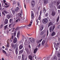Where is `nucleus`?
<instances>
[{
    "mask_svg": "<svg viewBox=\"0 0 60 60\" xmlns=\"http://www.w3.org/2000/svg\"><path fill=\"white\" fill-rule=\"evenodd\" d=\"M20 33L19 32H18L17 33V35H20Z\"/></svg>",
    "mask_w": 60,
    "mask_h": 60,
    "instance_id": "obj_46",
    "label": "nucleus"
},
{
    "mask_svg": "<svg viewBox=\"0 0 60 60\" xmlns=\"http://www.w3.org/2000/svg\"><path fill=\"white\" fill-rule=\"evenodd\" d=\"M21 14H19V16H20V17H21Z\"/></svg>",
    "mask_w": 60,
    "mask_h": 60,
    "instance_id": "obj_60",
    "label": "nucleus"
},
{
    "mask_svg": "<svg viewBox=\"0 0 60 60\" xmlns=\"http://www.w3.org/2000/svg\"><path fill=\"white\" fill-rule=\"evenodd\" d=\"M48 15H49V14L48 13H47L45 15V17H47Z\"/></svg>",
    "mask_w": 60,
    "mask_h": 60,
    "instance_id": "obj_34",
    "label": "nucleus"
},
{
    "mask_svg": "<svg viewBox=\"0 0 60 60\" xmlns=\"http://www.w3.org/2000/svg\"><path fill=\"white\" fill-rule=\"evenodd\" d=\"M31 18L32 19H33L34 18V14H33V11H31Z\"/></svg>",
    "mask_w": 60,
    "mask_h": 60,
    "instance_id": "obj_11",
    "label": "nucleus"
},
{
    "mask_svg": "<svg viewBox=\"0 0 60 60\" xmlns=\"http://www.w3.org/2000/svg\"><path fill=\"white\" fill-rule=\"evenodd\" d=\"M42 40V39H41L39 40H37L36 43L37 44H38L39 43V42H41V41Z\"/></svg>",
    "mask_w": 60,
    "mask_h": 60,
    "instance_id": "obj_13",
    "label": "nucleus"
},
{
    "mask_svg": "<svg viewBox=\"0 0 60 60\" xmlns=\"http://www.w3.org/2000/svg\"><path fill=\"white\" fill-rule=\"evenodd\" d=\"M36 21H37V24H38V19H37Z\"/></svg>",
    "mask_w": 60,
    "mask_h": 60,
    "instance_id": "obj_61",
    "label": "nucleus"
},
{
    "mask_svg": "<svg viewBox=\"0 0 60 60\" xmlns=\"http://www.w3.org/2000/svg\"><path fill=\"white\" fill-rule=\"evenodd\" d=\"M45 42H46V40H43L41 43V44L42 46H43L44 45V43H45Z\"/></svg>",
    "mask_w": 60,
    "mask_h": 60,
    "instance_id": "obj_9",
    "label": "nucleus"
},
{
    "mask_svg": "<svg viewBox=\"0 0 60 60\" xmlns=\"http://www.w3.org/2000/svg\"><path fill=\"white\" fill-rule=\"evenodd\" d=\"M13 40H14V37H13V35H12L11 36L10 38V41H9L10 43H11V41H12Z\"/></svg>",
    "mask_w": 60,
    "mask_h": 60,
    "instance_id": "obj_4",
    "label": "nucleus"
},
{
    "mask_svg": "<svg viewBox=\"0 0 60 60\" xmlns=\"http://www.w3.org/2000/svg\"><path fill=\"white\" fill-rule=\"evenodd\" d=\"M23 46H22V45H21L19 46V48L20 49H22V48H23Z\"/></svg>",
    "mask_w": 60,
    "mask_h": 60,
    "instance_id": "obj_22",
    "label": "nucleus"
},
{
    "mask_svg": "<svg viewBox=\"0 0 60 60\" xmlns=\"http://www.w3.org/2000/svg\"><path fill=\"white\" fill-rule=\"evenodd\" d=\"M2 13L3 14L4 16H5V13H4V12H2Z\"/></svg>",
    "mask_w": 60,
    "mask_h": 60,
    "instance_id": "obj_38",
    "label": "nucleus"
},
{
    "mask_svg": "<svg viewBox=\"0 0 60 60\" xmlns=\"http://www.w3.org/2000/svg\"><path fill=\"white\" fill-rule=\"evenodd\" d=\"M58 9H60V5L58 7Z\"/></svg>",
    "mask_w": 60,
    "mask_h": 60,
    "instance_id": "obj_49",
    "label": "nucleus"
},
{
    "mask_svg": "<svg viewBox=\"0 0 60 60\" xmlns=\"http://www.w3.org/2000/svg\"><path fill=\"white\" fill-rule=\"evenodd\" d=\"M19 2H18V6H19L20 5H19Z\"/></svg>",
    "mask_w": 60,
    "mask_h": 60,
    "instance_id": "obj_59",
    "label": "nucleus"
},
{
    "mask_svg": "<svg viewBox=\"0 0 60 60\" xmlns=\"http://www.w3.org/2000/svg\"><path fill=\"white\" fill-rule=\"evenodd\" d=\"M16 4V2L15 1H14L13 3V5H14V4Z\"/></svg>",
    "mask_w": 60,
    "mask_h": 60,
    "instance_id": "obj_35",
    "label": "nucleus"
},
{
    "mask_svg": "<svg viewBox=\"0 0 60 60\" xmlns=\"http://www.w3.org/2000/svg\"><path fill=\"white\" fill-rule=\"evenodd\" d=\"M16 8H17V10H19V8L18 7H17Z\"/></svg>",
    "mask_w": 60,
    "mask_h": 60,
    "instance_id": "obj_55",
    "label": "nucleus"
},
{
    "mask_svg": "<svg viewBox=\"0 0 60 60\" xmlns=\"http://www.w3.org/2000/svg\"><path fill=\"white\" fill-rule=\"evenodd\" d=\"M55 25H53V28H52V31H53V30H54V29H55Z\"/></svg>",
    "mask_w": 60,
    "mask_h": 60,
    "instance_id": "obj_26",
    "label": "nucleus"
},
{
    "mask_svg": "<svg viewBox=\"0 0 60 60\" xmlns=\"http://www.w3.org/2000/svg\"><path fill=\"white\" fill-rule=\"evenodd\" d=\"M4 11L5 13H8V12L5 10Z\"/></svg>",
    "mask_w": 60,
    "mask_h": 60,
    "instance_id": "obj_40",
    "label": "nucleus"
},
{
    "mask_svg": "<svg viewBox=\"0 0 60 60\" xmlns=\"http://www.w3.org/2000/svg\"><path fill=\"white\" fill-rule=\"evenodd\" d=\"M48 3V0H44V3L45 4H47Z\"/></svg>",
    "mask_w": 60,
    "mask_h": 60,
    "instance_id": "obj_17",
    "label": "nucleus"
},
{
    "mask_svg": "<svg viewBox=\"0 0 60 60\" xmlns=\"http://www.w3.org/2000/svg\"><path fill=\"white\" fill-rule=\"evenodd\" d=\"M59 16H58L57 19V22L58 21H59Z\"/></svg>",
    "mask_w": 60,
    "mask_h": 60,
    "instance_id": "obj_30",
    "label": "nucleus"
},
{
    "mask_svg": "<svg viewBox=\"0 0 60 60\" xmlns=\"http://www.w3.org/2000/svg\"><path fill=\"white\" fill-rule=\"evenodd\" d=\"M43 29V26H42L40 27V31H42Z\"/></svg>",
    "mask_w": 60,
    "mask_h": 60,
    "instance_id": "obj_23",
    "label": "nucleus"
},
{
    "mask_svg": "<svg viewBox=\"0 0 60 60\" xmlns=\"http://www.w3.org/2000/svg\"><path fill=\"white\" fill-rule=\"evenodd\" d=\"M11 15L8 14L7 15V18L8 19H9L10 18H11Z\"/></svg>",
    "mask_w": 60,
    "mask_h": 60,
    "instance_id": "obj_18",
    "label": "nucleus"
},
{
    "mask_svg": "<svg viewBox=\"0 0 60 60\" xmlns=\"http://www.w3.org/2000/svg\"><path fill=\"white\" fill-rule=\"evenodd\" d=\"M43 34L42 33V32H41V33L40 34V35H43Z\"/></svg>",
    "mask_w": 60,
    "mask_h": 60,
    "instance_id": "obj_63",
    "label": "nucleus"
},
{
    "mask_svg": "<svg viewBox=\"0 0 60 60\" xmlns=\"http://www.w3.org/2000/svg\"><path fill=\"white\" fill-rule=\"evenodd\" d=\"M3 2H4V4L5 2H6V1H5V0H3Z\"/></svg>",
    "mask_w": 60,
    "mask_h": 60,
    "instance_id": "obj_57",
    "label": "nucleus"
},
{
    "mask_svg": "<svg viewBox=\"0 0 60 60\" xmlns=\"http://www.w3.org/2000/svg\"><path fill=\"white\" fill-rule=\"evenodd\" d=\"M12 24H10L9 25V27H11V25H12Z\"/></svg>",
    "mask_w": 60,
    "mask_h": 60,
    "instance_id": "obj_51",
    "label": "nucleus"
},
{
    "mask_svg": "<svg viewBox=\"0 0 60 60\" xmlns=\"http://www.w3.org/2000/svg\"><path fill=\"white\" fill-rule=\"evenodd\" d=\"M3 53H5H5L6 52L4 50H3Z\"/></svg>",
    "mask_w": 60,
    "mask_h": 60,
    "instance_id": "obj_37",
    "label": "nucleus"
},
{
    "mask_svg": "<svg viewBox=\"0 0 60 60\" xmlns=\"http://www.w3.org/2000/svg\"><path fill=\"white\" fill-rule=\"evenodd\" d=\"M38 50V48H36L34 49V54H36L37 52V51Z\"/></svg>",
    "mask_w": 60,
    "mask_h": 60,
    "instance_id": "obj_10",
    "label": "nucleus"
},
{
    "mask_svg": "<svg viewBox=\"0 0 60 60\" xmlns=\"http://www.w3.org/2000/svg\"><path fill=\"white\" fill-rule=\"evenodd\" d=\"M57 59V58L55 56L54 57V58L53 59V60H56Z\"/></svg>",
    "mask_w": 60,
    "mask_h": 60,
    "instance_id": "obj_28",
    "label": "nucleus"
},
{
    "mask_svg": "<svg viewBox=\"0 0 60 60\" xmlns=\"http://www.w3.org/2000/svg\"><path fill=\"white\" fill-rule=\"evenodd\" d=\"M16 34V32H15L14 33V36H15Z\"/></svg>",
    "mask_w": 60,
    "mask_h": 60,
    "instance_id": "obj_44",
    "label": "nucleus"
},
{
    "mask_svg": "<svg viewBox=\"0 0 60 60\" xmlns=\"http://www.w3.org/2000/svg\"><path fill=\"white\" fill-rule=\"evenodd\" d=\"M9 50L10 51H12V52L13 51H12V50L11 49H9Z\"/></svg>",
    "mask_w": 60,
    "mask_h": 60,
    "instance_id": "obj_43",
    "label": "nucleus"
},
{
    "mask_svg": "<svg viewBox=\"0 0 60 60\" xmlns=\"http://www.w3.org/2000/svg\"><path fill=\"white\" fill-rule=\"evenodd\" d=\"M42 11L41 10L40 11V15H41Z\"/></svg>",
    "mask_w": 60,
    "mask_h": 60,
    "instance_id": "obj_48",
    "label": "nucleus"
},
{
    "mask_svg": "<svg viewBox=\"0 0 60 60\" xmlns=\"http://www.w3.org/2000/svg\"><path fill=\"white\" fill-rule=\"evenodd\" d=\"M57 5H58V4H59V3L58 2H57Z\"/></svg>",
    "mask_w": 60,
    "mask_h": 60,
    "instance_id": "obj_50",
    "label": "nucleus"
},
{
    "mask_svg": "<svg viewBox=\"0 0 60 60\" xmlns=\"http://www.w3.org/2000/svg\"><path fill=\"white\" fill-rule=\"evenodd\" d=\"M41 46V43H40L39 45L38 46V47H40Z\"/></svg>",
    "mask_w": 60,
    "mask_h": 60,
    "instance_id": "obj_41",
    "label": "nucleus"
},
{
    "mask_svg": "<svg viewBox=\"0 0 60 60\" xmlns=\"http://www.w3.org/2000/svg\"><path fill=\"white\" fill-rule=\"evenodd\" d=\"M23 55H22V60H24V59H23Z\"/></svg>",
    "mask_w": 60,
    "mask_h": 60,
    "instance_id": "obj_54",
    "label": "nucleus"
},
{
    "mask_svg": "<svg viewBox=\"0 0 60 60\" xmlns=\"http://www.w3.org/2000/svg\"><path fill=\"white\" fill-rule=\"evenodd\" d=\"M46 36V34H45L43 35V37H44V38Z\"/></svg>",
    "mask_w": 60,
    "mask_h": 60,
    "instance_id": "obj_53",
    "label": "nucleus"
},
{
    "mask_svg": "<svg viewBox=\"0 0 60 60\" xmlns=\"http://www.w3.org/2000/svg\"><path fill=\"white\" fill-rule=\"evenodd\" d=\"M48 34H49V31L48 30V31H47V36H48Z\"/></svg>",
    "mask_w": 60,
    "mask_h": 60,
    "instance_id": "obj_45",
    "label": "nucleus"
},
{
    "mask_svg": "<svg viewBox=\"0 0 60 60\" xmlns=\"http://www.w3.org/2000/svg\"><path fill=\"white\" fill-rule=\"evenodd\" d=\"M4 23L5 24H6L8 23V20L7 19H6L4 22Z\"/></svg>",
    "mask_w": 60,
    "mask_h": 60,
    "instance_id": "obj_20",
    "label": "nucleus"
},
{
    "mask_svg": "<svg viewBox=\"0 0 60 60\" xmlns=\"http://www.w3.org/2000/svg\"><path fill=\"white\" fill-rule=\"evenodd\" d=\"M3 25H1L0 26V28H2V27H3Z\"/></svg>",
    "mask_w": 60,
    "mask_h": 60,
    "instance_id": "obj_36",
    "label": "nucleus"
},
{
    "mask_svg": "<svg viewBox=\"0 0 60 60\" xmlns=\"http://www.w3.org/2000/svg\"><path fill=\"white\" fill-rule=\"evenodd\" d=\"M57 56L58 57H60V54L59 52L57 54Z\"/></svg>",
    "mask_w": 60,
    "mask_h": 60,
    "instance_id": "obj_24",
    "label": "nucleus"
},
{
    "mask_svg": "<svg viewBox=\"0 0 60 60\" xmlns=\"http://www.w3.org/2000/svg\"><path fill=\"white\" fill-rule=\"evenodd\" d=\"M9 22L10 23H12V24H13V22L12 21V19H10L9 20Z\"/></svg>",
    "mask_w": 60,
    "mask_h": 60,
    "instance_id": "obj_19",
    "label": "nucleus"
},
{
    "mask_svg": "<svg viewBox=\"0 0 60 60\" xmlns=\"http://www.w3.org/2000/svg\"><path fill=\"white\" fill-rule=\"evenodd\" d=\"M17 45H18V44H15V46L17 47Z\"/></svg>",
    "mask_w": 60,
    "mask_h": 60,
    "instance_id": "obj_52",
    "label": "nucleus"
},
{
    "mask_svg": "<svg viewBox=\"0 0 60 60\" xmlns=\"http://www.w3.org/2000/svg\"><path fill=\"white\" fill-rule=\"evenodd\" d=\"M58 28H60V25L58 26Z\"/></svg>",
    "mask_w": 60,
    "mask_h": 60,
    "instance_id": "obj_56",
    "label": "nucleus"
},
{
    "mask_svg": "<svg viewBox=\"0 0 60 60\" xmlns=\"http://www.w3.org/2000/svg\"><path fill=\"white\" fill-rule=\"evenodd\" d=\"M48 20L46 18L43 19L42 21V22L43 24H46L48 23Z\"/></svg>",
    "mask_w": 60,
    "mask_h": 60,
    "instance_id": "obj_1",
    "label": "nucleus"
},
{
    "mask_svg": "<svg viewBox=\"0 0 60 60\" xmlns=\"http://www.w3.org/2000/svg\"><path fill=\"white\" fill-rule=\"evenodd\" d=\"M32 20H31V22H30V24H29L27 26V27H29V26L30 27V26H31L32 25Z\"/></svg>",
    "mask_w": 60,
    "mask_h": 60,
    "instance_id": "obj_16",
    "label": "nucleus"
},
{
    "mask_svg": "<svg viewBox=\"0 0 60 60\" xmlns=\"http://www.w3.org/2000/svg\"><path fill=\"white\" fill-rule=\"evenodd\" d=\"M11 46L12 48H13L14 47V44H13L12 43H11Z\"/></svg>",
    "mask_w": 60,
    "mask_h": 60,
    "instance_id": "obj_27",
    "label": "nucleus"
},
{
    "mask_svg": "<svg viewBox=\"0 0 60 60\" xmlns=\"http://www.w3.org/2000/svg\"><path fill=\"white\" fill-rule=\"evenodd\" d=\"M18 47H17L16 48L15 51V53L16 55H17V54H18Z\"/></svg>",
    "mask_w": 60,
    "mask_h": 60,
    "instance_id": "obj_7",
    "label": "nucleus"
},
{
    "mask_svg": "<svg viewBox=\"0 0 60 60\" xmlns=\"http://www.w3.org/2000/svg\"><path fill=\"white\" fill-rule=\"evenodd\" d=\"M7 25H6V26H5V27H4V30H6V28H7Z\"/></svg>",
    "mask_w": 60,
    "mask_h": 60,
    "instance_id": "obj_31",
    "label": "nucleus"
},
{
    "mask_svg": "<svg viewBox=\"0 0 60 60\" xmlns=\"http://www.w3.org/2000/svg\"><path fill=\"white\" fill-rule=\"evenodd\" d=\"M13 42L14 43H16V42H17V38H14V39L13 41Z\"/></svg>",
    "mask_w": 60,
    "mask_h": 60,
    "instance_id": "obj_6",
    "label": "nucleus"
},
{
    "mask_svg": "<svg viewBox=\"0 0 60 60\" xmlns=\"http://www.w3.org/2000/svg\"><path fill=\"white\" fill-rule=\"evenodd\" d=\"M23 51H24L23 50H21L19 52L20 53H23Z\"/></svg>",
    "mask_w": 60,
    "mask_h": 60,
    "instance_id": "obj_29",
    "label": "nucleus"
},
{
    "mask_svg": "<svg viewBox=\"0 0 60 60\" xmlns=\"http://www.w3.org/2000/svg\"><path fill=\"white\" fill-rule=\"evenodd\" d=\"M58 12H59V13H60V10H58Z\"/></svg>",
    "mask_w": 60,
    "mask_h": 60,
    "instance_id": "obj_64",
    "label": "nucleus"
},
{
    "mask_svg": "<svg viewBox=\"0 0 60 60\" xmlns=\"http://www.w3.org/2000/svg\"><path fill=\"white\" fill-rule=\"evenodd\" d=\"M15 22H18V19H17L15 21Z\"/></svg>",
    "mask_w": 60,
    "mask_h": 60,
    "instance_id": "obj_58",
    "label": "nucleus"
},
{
    "mask_svg": "<svg viewBox=\"0 0 60 60\" xmlns=\"http://www.w3.org/2000/svg\"><path fill=\"white\" fill-rule=\"evenodd\" d=\"M39 12V11H38L37 12V14H38V13Z\"/></svg>",
    "mask_w": 60,
    "mask_h": 60,
    "instance_id": "obj_62",
    "label": "nucleus"
},
{
    "mask_svg": "<svg viewBox=\"0 0 60 60\" xmlns=\"http://www.w3.org/2000/svg\"><path fill=\"white\" fill-rule=\"evenodd\" d=\"M49 7H50V8H51V7H52V5H51V4H49Z\"/></svg>",
    "mask_w": 60,
    "mask_h": 60,
    "instance_id": "obj_39",
    "label": "nucleus"
},
{
    "mask_svg": "<svg viewBox=\"0 0 60 60\" xmlns=\"http://www.w3.org/2000/svg\"><path fill=\"white\" fill-rule=\"evenodd\" d=\"M31 4L32 5V6L33 7H34V5H35V1L33 0L32 1L31 3Z\"/></svg>",
    "mask_w": 60,
    "mask_h": 60,
    "instance_id": "obj_3",
    "label": "nucleus"
},
{
    "mask_svg": "<svg viewBox=\"0 0 60 60\" xmlns=\"http://www.w3.org/2000/svg\"><path fill=\"white\" fill-rule=\"evenodd\" d=\"M29 40L31 42H34V39L32 38H30Z\"/></svg>",
    "mask_w": 60,
    "mask_h": 60,
    "instance_id": "obj_2",
    "label": "nucleus"
},
{
    "mask_svg": "<svg viewBox=\"0 0 60 60\" xmlns=\"http://www.w3.org/2000/svg\"><path fill=\"white\" fill-rule=\"evenodd\" d=\"M5 55L6 56H8V53H7L6 52L5 53Z\"/></svg>",
    "mask_w": 60,
    "mask_h": 60,
    "instance_id": "obj_42",
    "label": "nucleus"
},
{
    "mask_svg": "<svg viewBox=\"0 0 60 60\" xmlns=\"http://www.w3.org/2000/svg\"><path fill=\"white\" fill-rule=\"evenodd\" d=\"M12 11L13 14H14V13H15V11H14V10H13Z\"/></svg>",
    "mask_w": 60,
    "mask_h": 60,
    "instance_id": "obj_32",
    "label": "nucleus"
},
{
    "mask_svg": "<svg viewBox=\"0 0 60 60\" xmlns=\"http://www.w3.org/2000/svg\"><path fill=\"white\" fill-rule=\"evenodd\" d=\"M41 15H39V17L38 18L39 20H40V19H41Z\"/></svg>",
    "mask_w": 60,
    "mask_h": 60,
    "instance_id": "obj_33",
    "label": "nucleus"
},
{
    "mask_svg": "<svg viewBox=\"0 0 60 60\" xmlns=\"http://www.w3.org/2000/svg\"><path fill=\"white\" fill-rule=\"evenodd\" d=\"M46 11V9H45V8H44V9L43 10V13H45Z\"/></svg>",
    "mask_w": 60,
    "mask_h": 60,
    "instance_id": "obj_25",
    "label": "nucleus"
},
{
    "mask_svg": "<svg viewBox=\"0 0 60 60\" xmlns=\"http://www.w3.org/2000/svg\"><path fill=\"white\" fill-rule=\"evenodd\" d=\"M54 35H55V32L53 31L51 34V35L52 36H54Z\"/></svg>",
    "mask_w": 60,
    "mask_h": 60,
    "instance_id": "obj_21",
    "label": "nucleus"
},
{
    "mask_svg": "<svg viewBox=\"0 0 60 60\" xmlns=\"http://www.w3.org/2000/svg\"><path fill=\"white\" fill-rule=\"evenodd\" d=\"M25 50L26 51L27 54H29L30 53V51H29L28 49H25Z\"/></svg>",
    "mask_w": 60,
    "mask_h": 60,
    "instance_id": "obj_5",
    "label": "nucleus"
},
{
    "mask_svg": "<svg viewBox=\"0 0 60 60\" xmlns=\"http://www.w3.org/2000/svg\"><path fill=\"white\" fill-rule=\"evenodd\" d=\"M53 24V23L52 22H49V25H48V27H49V26H51V25H52Z\"/></svg>",
    "mask_w": 60,
    "mask_h": 60,
    "instance_id": "obj_12",
    "label": "nucleus"
},
{
    "mask_svg": "<svg viewBox=\"0 0 60 60\" xmlns=\"http://www.w3.org/2000/svg\"><path fill=\"white\" fill-rule=\"evenodd\" d=\"M7 47L8 48V47H9V45L8 44L7 45H6Z\"/></svg>",
    "mask_w": 60,
    "mask_h": 60,
    "instance_id": "obj_47",
    "label": "nucleus"
},
{
    "mask_svg": "<svg viewBox=\"0 0 60 60\" xmlns=\"http://www.w3.org/2000/svg\"><path fill=\"white\" fill-rule=\"evenodd\" d=\"M53 29V27L52 26H51L49 28V30L50 32H51Z\"/></svg>",
    "mask_w": 60,
    "mask_h": 60,
    "instance_id": "obj_8",
    "label": "nucleus"
},
{
    "mask_svg": "<svg viewBox=\"0 0 60 60\" xmlns=\"http://www.w3.org/2000/svg\"><path fill=\"white\" fill-rule=\"evenodd\" d=\"M29 58L30 59V60H32V58H33V57L31 55H29Z\"/></svg>",
    "mask_w": 60,
    "mask_h": 60,
    "instance_id": "obj_14",
    "label": "nucleus"
},
{
    "mask_svg": "<svg viewBox=\"0 0 60 60\" xmlns=\"http://www.w3.org/2000/svg\"><path fill=\"white\" fill-rule=\"evenodd\" d=\"M55 14H56V13H55V12L54 11H52V16H54Z\"/></svg>",
    "mask_w": 60,
    "mask_h": 60,
    "instance_id": "obj_15",
    "label": "nucleus"
}]
</instances>
